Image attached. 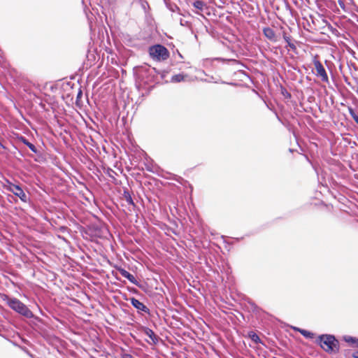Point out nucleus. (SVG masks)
<instances>
[{
  "instance_id": "6e6552de",
  "label": "nucleus",
  "mask_w": 358,
  "mask_h": 358,
  "mask_svg": "<svg viewBox=\"0 0 358 358\" xmlns=\"http://www.w3.org/2000/svg\"><path fill=\"white\" fill-rule=\"evenodd\" d=\"M263 33H264V36L268 39H269L272 41H275V40H276L275 34L273 29H271L270 27H265L263 29Z\"/></svg>"
},
{
  "instance_id": "1a4fd4ad",
  "label": "nucleus",
  "mask_w": 358,
  "mask_h": 358,
  "mask_svg": "<svg viewBox=\"0 0 358 358\" xmlns=\"http://www.w3.org/2000/svg\"><path fill=\"white\" fill-rule=\"evenodd\" d=\"M193 6L199 10L195 12L196 14H200L199 11L202 12L208 8L206 3L200 0L195 1Z\"/></svg>"
},
{
  "instance_id": "412c9836",
  "label": "nucleus",
  "mask_w": 358,
  "mask_h": 358,
  "mask_svg": "<svg viewBox=\"0 0 358 358\" xmlns=\"http://www.w3.org/2000/svg\"><path fill=\"white\" fill-rule=\"evenodd\" d=\"M227 61H229V62H233V63H238V61L236 60V59H227Z\"/></svg>"
},
{
  "instance_id": "393cba45",
  "label": "nucleus",
  "mask_w": 358,
  "mask_h": 358,
  "mask_svg": "<svg viewBox=\"0 0 358 358\" xmlns=\"http://www.w3.org/2000/svg\"><path fill=\"white\" fill-rule=\"evenodd\" d=\"M174 7H175L176 9L178 10V6H175Z\"/></svg>"
},
{
  "instance_id": "7ed1b4c3",
  "label": "nucleus",
  "mask_w": 358,
  "mask_h": 358,
  "mask_svg": "<svg viewBox=\"0 0 358 358\" xmlns=\"http://www.w3.org/2000/svg\"><path fill=\"white\" fill-rule=\"evenodd\" d=\"M150 57L156 61H164L169 57V50L162 45H155L149 48Z\"/></svg>"
},
{
  "instance_id": "423d86ee",
  "label": "nucleus",
  "mask_w": 358,
  "mask_h": 358,
  "mask_svg": "<svg viewBox=\"0 0 358 358\" xmlns=\"http://www.w3.org/2000/svg\"><path fill=\"white\" fill-rule=\"evenodd\" d=\"M130 301H131V305L135 308H136L138 310L144 312L148 314L150 313L149 308L145 305H144L142 302H141L139 300H138L135 298H131L130 299Z\"/></svg>"
},
{
  "instance_id": "f257e3e1",
  "label": "nucleus",
  "mask_w": 358,
  "mask_h": 358,
  "mask_svg": "<svg viewBox=\"0 0 358 358\" xmlns=\"http://www.w3.org/2000/svg\"><path fill=\"white\" fill-rule=\"evenodd\" d=\"M315 342L328 353H336L339 351V342L333 335H320L317 338Z\"/></svg>"
},
{
  "instance_id": "a211bd4d",
  "label": "nucleus",
  "mask_w": 358,
  "mask_h": 358,
  "mask_svg": "<svg viewBox=\"0 0 358 358\" xmlns=\"http://www.w3.org/2000/svg\"><path fill=\"white\" fill-rule=\"evenodd\" d=\"M348 111H349V113L350 115H351V117H352V119L354 120V117H356L357 116V115L355 113L353 108H348Z\"/></svg>"
},
{
  "instance_id": "2eb2a0df",
  "label": "nucleus",
  "mask_w": 358,
  "mask_h": 358,
  "mask_svg": "<svg viewBox=\"0 0 358 358\" xmlns=\"http://www.w3.org/2000/svg\"><path fill=\"white\" fill-rule=\"evenodd\" d=\"M283 38H284V39H285V41L287 43V45H289V47L292 50H295V49H296V45L290 41V37H289V36H286V35H284V36H283Z\"/></svg>"
},
{
  "instance_id": "dca6fc26",
  "label": "nucleus",
  "mask_w": 358,
  "mask_h": 358,
  "mask_svg": "<svg viewBox=\"0 0 358 358\" xmlns=\"http://www.w3.org/2000/svg\"><path fill=\"white\" fill-rule=\"evenodd\" d=\"M345 341L348 343H355L356 340L355 338L351 336H346L345 337Z\"/></svg>"
},
{
  "instance_id": "a878e982",
  "label": "nucleus",
  "mask_w": 358,
  "mask_h": 358,
  "mask_svg": "<svg viewBox=\"0 0 358 358\" xmlns=\"http://www.w3.org/2000/svg\"><path fill=\"white\" fill-rule=\"evenodd\" d=\"M355 343H357V346H358V339L356 341V342H355Z\"/></svg>"
},
{
  "instance_id": "aec40b11",
  "label": "nucleus",
  "mask_w": 358,
  "mask_h": 358,
  "mask_svg": "<svg viewBox=\"0 0 358 358\" xmlns=\"http://www.w3.org/2000/svg\"><path fill=\"white\" fill-rule=\"evenodd\" d=\"M352 357L354 358H358V350L357 351H355L352 353Z\"/></svg>"
},
{
  "instance_id": "f3484780",
  "label": "nucleus",
  "mask_w": 358,
  "mask_h": 358,
  "mask_svg": "<svg viewBox=\"0 0 358 358\" xmlns=\"http://www.w3.org/2000/svg\"><path fill=\"white\" fill-rule=\"evenodd\" d=\"M251 338L255 343H259L260 341L259 337L257 334H253L251 336Z\"/></svg>"
},
{
  "instance_id": "4468645a",
  "label": "nucleus",
  "mask_w": 358,
  "mask_h": 358,
  "mask_svg": "<svg viewBox=\"0 0 358 358\" xmlns=\"http://www.w3.org/2000/svg\"><path fill=\"white\" fill-rule=\"evenodd\" d=\"M22 142L26 145H27V147L34 153H37L38 152V150L36 148V146L32 144L31 143L29 142L26 138H22Z\"/></svg>"
},
{
  "instance_id": "39448f33",
  "label": "nucleus",
  "mask_w": 358,
  "mask_h": 358,
  "mask_svg": "<svg viewBox=\"0 0 358 358\" xmlns=\"http://www.w3.org/2000/svg\"><path fill=\"white\" fill-rule=\"evenodd\" d=\"M6 189L13 193L15 196H18L22 201L27 202V196L19 185L9 182Z\"/></svg>"
},
{
  "instance_id": "f8f14e48",
  "label": "nucleus",
  "mask_w": 358,
  "mask_h": 358,
  "mask_svg": "<svg viewBox=\"0 0 358 358\" xmlns=\"http://www.w3.org/2000/svg\"><path fill=\"white\" fill-rule=\"evenodd\" d=\"M187 78V75L182 73L176 74L172 76L171 81L172 83H180L181 81H185Z\"/></svg>"
},
{
  "instance_id": "b1692460",
  "label": "nucleus",
  "mask_w": 358,
  "mask_h": 358,
  "mask_svg": "<svg viewBox=\"0 0 358 358\" xmlns=\"http://www.w3.org/2000/svg\"><path fill=\"white\" fill-rule=\"evenodd\" d=\"M171 10L173 12H174V11H175L174 8H171Z\"/></svg>"
},
{
  "instance_id": "20e7f679",
  "label": "nucleus",
  "mask_w": 358,
  "mask_h": 358,
  "mask_svg": "<svg viewBox=\"0 0 358 358\" xmlns=\"http://www.w3.org/2000/svg\"><path fill=\"white\" fill-rule=\"evenodd\" d=\"M313 64L315 68L316 76L320 78L321 80L325 83H329V77L322 63L317 59L315 56L313 59Z\"/></svg>"
},
{
  "instance_id": "9d476101",
  "label": "nucleus",
  "mask_w": 358,
  "mask_h": 358,
  "mask_svg": "<svg viewBox=\"0 0 358 358\" xmlns=\"http://www.w3.org/2000/svg\"><path fill=\"white\" fill-rule=\"evenodd\" d=\"M294 331L299 332L302 336H303L306 338H313L315 337V334L308 330L301 329L299 327H294Z\"/></svg>"
},
{
  "instance_id": "4be33fe9",
  "label": "nucleus",
  "mask_w": 358,
  "mask_h": 358,
  "mask_svg": "<svg viewBox=\"0 0 358 358\" xmlns=\"http://www.w3.org/2000/svg\"><path fill=\"white\" fill-rule=\"evenodd\" d=\"M354 120L358 124V115L356 117H354Z\"/></svg>"
},
{
  "instance_id": "f03ea898",
  "label": "nucleus",
  "mask_w": 358,
  "mask_h": 358,
  "mask_svg": "<svg viewBox=\"0 0 358 358\" xmlns=\"http://www.w3.org/2000/svg\"><path fill=\"white\" fill-rule=\"evenodd\" d=\"M3 300L6 302L9 308L20 315L27 318H32L34 317V314L31 310L18 299L5 296Z\"/></svg>"
},
{
  "instance_id": "5701e85b",
  "label": "nucleus",
  "mask_w": 358,
  "mask_h": 358,
  "mask_svg": "<svg viewBox=\"0 0 358 358\" xmlns=\"http://www.w3.org/2000/svg\"><path fill=\"white\" fill-rule=\"evenodd\" d=\"M180 24H181V25H184V24H183V22H182V19L180 20Z\"/></svg>"
},
{
  "instance_id": "ddd939ff",
  "label": "nucleus",
  "mask_w": 358,
  "mask_h": 358,
  "mask_svg": "<svg viewBox=\"0 0 358 358\" xmlns=\"http://www.w3.org/2000/svg\"><path fill=\"white\" fill-rule=\"evenodd\" d=\"M123 196H124V200L127 201V203L128 204L131 205V206H135L134 202L132 199V197L128 191H126V190L124 191Z\"/></svg>"
},
{
  "instance_id": "0eeeda50",
  "label": "nucleus",
  "mask_w": 358,
  "mask_h": 358,
  "mask_svg": "<svg viewBox=\"0 0 358 358\" xmlns=\"http://www.w3.org/2000/svg\"><path fill=\"white\" fill-rule=\"evenodd\" d=\"M118 271L122 275V276L126 278L129 282L134 285H137V280H136L135 277L129 272L124 268H118Z\"/></svg>"
},
{
  "instance_id": "9b49d317",
  "label": "nucleus",
  "mask_w": 358,
  "mask_h": 358,
  "mask_svg": "<svg viewBox=\"0 0 358 358\" xmlns=\"http://www.w3.org/2000/svg\"><path fill=\"white\" fill-rule=\"evenodd\" d=\"M144 333L152 340L154 344H156L158 342V337L155 335V334L152 329L149 328H145L144 330Z\"/></svg>"
},
{
  "instance_id": "6ab92c4d",
  "label": "nucleus",
  "mask_w": 358,
  "mask_h": 358,
  "mask_svg": "<svg viewBox=\"0 0 358 358\" xmlns=\"http://www.w3.org/2000/svg\"><path fill=\"white\" fill-rule=\"evenodd\" d=\"M122 358H134V357L130 354H124L122 355Z\"/></svg>"
}]
</instances>
